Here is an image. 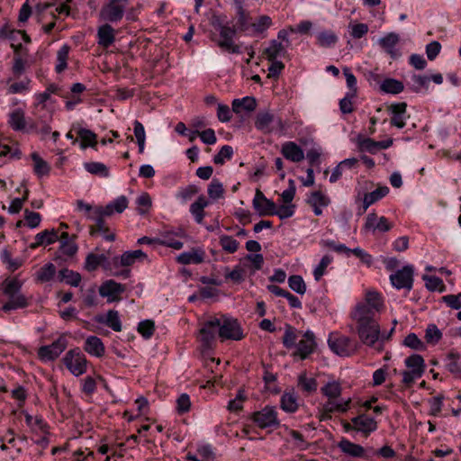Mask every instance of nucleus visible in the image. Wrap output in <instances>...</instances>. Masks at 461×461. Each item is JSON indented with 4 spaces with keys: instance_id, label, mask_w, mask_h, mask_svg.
Instances as JSON below:
<instances>
[{
    "instance_id": "f257e3e1",
    "label": "nucleus",
    "mask_w": 461,
    "mask_h": 461,
    "mask_svg": "<svg viewBox=\"0 0 461 461\" xmlns=\"http://www.w3.org/2000/svg\"><path fill=\"white\" fill-rule=\"evenodd\" d=\"M321 393L327 397V402L319 408V419L329 420L334 412L345 413L350 409L352 399L340 398L342 386L339 381H329L321 388Z\"/></svg>"
},
{
    "instance_id": "13d9d810",
    "label": "nucleus",
    "mask_w": 461,
    "mask_h": 461,
    "mask_svg": "<svg viewBox=\"0 0 461 461\" xmlns=\"http://www.w3.org/2000/svg\"><path fill=\"white\" fill-rule=\"evenodd\" d=\"M423 279L425 280V285L428 290L439 292L444 291L445 285L439 277L435 276H424Z\"/></svg>"
},
{
    "instance_id": "6e6552de",
    "label": "nucleus",
    "mask_w": 461,
    "mask_h": 461,
    "mask_svg": "<svg viewBox=\"0 0 461 461\" xmlns=\"http://www.w3.org/2000/svg\"><path fill=\"white\" fill-rule=\"evenodd\" d=\"M62 360L66 367L76 376L86 372L87 360L79 348L68 350Z\"/></svg>"
},
{
    "instance_id": "2eb2a0df",
    "label": "nucleus",
    "mask_w": 461,
    "mask_h": 461,
    "mask_svg": "<svg viewBox=\"0 0 461 461\" xmlns=\"http://www.w3.org/2000/svg\"><path fill=\"white\" fill-rule=\"evenodd\" d=\"M220 32V40L217 41V45L223 50H226L230 53H240V46L234 43V37L236 34V30L228 25L225 27H221V30L218 31Z\"/></svg>"
},
{
    "instance_id": "f704fd0d",
    "label": "nucleus",
    "mask_w": 461,
    "mask_h": 461,
    "mask_svg": "<svg viewBox=\"0 0 461 461\" xmlns=\"http://www.w3.org/2000/svg\"><path fill=\"white\" fill-rule=\"evenodd\" d=\"M257 107V101L252 96H246L241 99H234L232 101V111L240 113L242 110L252 112Z\"/></svg>"
},
{
    "instance_id": "5fc2aeb1",
    "label": "nucleus",
    "mask_w": 461,
    "mask_h": 461,
    "mask_svg": "<svg viewBox=\"0 0 461 461\" xmlns=\"http://www.w3.org/2000/svg\"><path fill=\"white\" fill-rule=\"evenodd\" d=\"M441 338L442 333L435 324L428 325L425 330V340L427 343L436 345Z\"/></svg>"
},
{
    "instance_id": "473e14b6",
    "label": "nucleus",
    "mask_w": 461,
    "mask_h": 461,
    "mask_svg": "<svg viewBox=\"0 0 461 461\" xmlns=\"http://www.w3.org/2000/svg\"><path fill=\"white\" fill-rule=\"evenodd\" d=\"M275 115L269 112H260L257 114L255 127L264 133L272 131L271 124L275 122Z\"/></svg>"
},
{
    "instance_id": "f8f14e48",
    "label": "nucleus",
    "mask_w": 461,
    "mask_h": 461,
    "mask_svg": "<svg viewBox=\"0 0 461 461\" xmlns=\"http://www.w3.org/2000/svg\"><path fill=\"white\" fill-rule=\"evenodd\" d=\"M316 347L317 343L315 340L314 333L311 330H307L303 334L302 339L297 343L295 347L296 349L293 353V356L294 357H297L302 360L306 359L311 354L313 353Z\"/></svg>"
},
{
    "instance_id": "f3484780",
    "label": "nucleus",
    "mask_w": 461,
    "mask_h": 461,
    "mask_svg": "<svg viewBox=\"0 0 461 461\" xmlns=\"http://www.w3.org/2000/svg\"><path fill=\"white\" fill-rule=\"evenodd\" d=\"M253 206L260 216H266L275 212L276 203L267 199L259 189H257L253 199Z\"/></svg>"
},
{
    "instance_id": "ea45409f",
    "label": "nucleus",
    "mask_w": 461,
    "mask_h": 461,
    "mask_svg": "<svg viewBox=\"0 0 461 461\" xmlns=\"http://www.w3.org/2000/svg\"><path fill=\"white\" fill-rule=\"evenodd\" d=\"M298 338L297 330L290 324L285 325V333L282 342L285 348L290 349L296 347V339Z\"/></svg>"
},
{
    "instance_id": "ddd939ff",
    "label": "nucleus",
    "mask_w": 461,
    "mask_h": 461,
    "mask_svg": "<svg viewBox=\"0 0 461 461\" xmlns=\"http://www.w3.org/2000/svg\"><path fill=\"white\" fill-rule=\"evenodd\" d=\"M413 267L404 266L402 269L390 276L392 285L397 289L411 290L413 283Z\"/></svg>"
},
{
    "instance_id": "7c9ffc66",
    "label": "nucleus",
    "mask_w": 461,
    "mask_h": 461,
    "mask_svg": "<svg viewBox=\"0 0 461 461\" xmlns=\"http://www.w3.org/2000/svg\"><path fill=\"white\" fill-rule=\"evenodd\" d=\"M7 298L8 301L2 306V310L5 312L25 308L29 305L28 298L21 294V291Z\"/></svg>"
},
{
    "instance_id": "423d86ee",
    "label": "nucleus",
    "mask_w": 461,
    "mask_h": 461,
    "mask_svg": "<svg viewBox=\"0 0 461 461\" xmlns=\"http://www.w3.org/2000/svg\"><path fill=\"white\" fill-rule=\"evenodd\" d=\"M68 347V339L65 334L60 335L50 345L41 346L37 350V356L43 362L56 360Z\"/></svg>"
},
{
    "instance_id": "e2e57ef3",
    "label": "nucleus",
    "mask_w": 461,
    "mask_h": 461,
    "mask_svg": "<svg viewBox=\"0 0 461 461\" xmlns=\"http://www.w3.org/2000/svg\"><path fill=\"white\" fill-rule=\"evenodd\" d=\"M332 258L330 255H325L321 259L318 266L314 268L313 276L316 281H320L325 274L327 267L331 263Z\"/></svg>"
},
{
    "instance_id": "a878e982",
    "label": "nucleus",
    "mask_w": 461,
    "mask_h": 461,
    "mask_svg": "<svg viewBox=\"0 0 461 461\" xmlns=\"http://www.w3.org/2000/svg\"><path fill=\"white\" fill-rule=\"evenodd\" d=\"M128 198L124 195H121L108 203L105 207L102 206V210H98L97 212L110 216L114 212L122 213L128 207Z\"/></svg>"
},
{
    "instance_id": "7ed1b4c3",
    "label": "nucleus",
    "mask_w": 461,
    "mask_h": 461,
    "mask_svg": "<svg viewBox=\"0 0 461 461\" xmlns=\"http://www.w3.org/2000/svg\"><path fill=\"white\" fill-rule=\"evenodd\" d=\"M406 369L402 372V384L410 388L414 382L420 378L425 372V362L423 357L418 354H412L404 361Z\"/></svg>"
},
{
    "instance_id": "79ce46f5",
    "label": "nucleus",
    "mask_w": 461,
    "mask_h": 461,
    "mask_svg": "<svg viewBox=\"0 0 461 461\" xmlns=\"http://www.w3.org/2000/svg\"><path fill=\"white\" fill-rule=\"evenodd\" d=\"M280 403L281 408L286 412H294L298 409L297 397L294 393H285Z\"/></svg>"
},
{
    "instance_id": "c85d7f7f",
    "label": "nucleus",
    "mask_w": 461,
    "mask_h": 461,
    "mask_svg": "<svg viewBox=\"0 0 461 461\" xmlns=\"http://www.w3.org/2000/svg\"><path fill=\"white\" fill-rule=\"evenodd\" d=\"M25 422L35 434H49V426L41 416L25 413Z\"/></svg>"
},
{
    "instance_id": "aec40b11",
    "label": "nucleus",
    "mask_w": 461,
    "mask_h": 461,
    "mask_svg": "<svg viewBox=\"0 0 461 461\" xmlns=\"http://www.w3.org/2000/svg\"><path fill=\"white\" fill-rule=\"evenodd\" d=\"M147 258V255L140 249L133 251H125L121 257L113 258V265L115 267H131L137 260H144Z\"/></svg>"
},
{
    "instance_id": "8fccbe9b",
    "label": "nucleus",
    "mask_w": 461,
    "mask_h": 461,
    "mask_svg": "<svg viewBox=\"0 0 461 461\" xmlns=\"http://www.w3.org/2000/svg\"><path fill=\"white\" fill-rule=\"evenodd\" d=\"M105 260L106 257L103 254L96 255L94 253H89L86 258L85 268L89 272L95 271Z\"/></svg>"
},
{
    "instance_id": "4468645a",
    "label": "nucleus",
    "mask_w": 461,
    "mask_h": 461,
    "mask_svg": "<svg viewBox=\"0 0 461 461\" xmlns=\"http://www.w3.org/2000/svg\"><path fill=\"white\" fill-rule=\"evenodd\" d=\"M219 318L212 317L203 323L199 330V340L204 348H210L219 332Z\"/></svg>"
},
{
    "instance_id": "37998d69",
    "label": "nucleus",
    "mask_w": 461,
    "mask_h": 461,
    "mask_svg": "<svg viewBox=\"0 0 461 461\" xmlns=\"http://www.w3.org/2000/svg\"><path fill=\"white\" fill-rule=\"evenodd\" d=\"M78 137L81 140V148L86 149L87 147L95 148L97 141H96V134L94 133L92 131L87 129H80L77 131Z\"/></svg>"
},
{
    "instance_id": "69168bd1",
    "label": "nucleus",
    "mask_w": 461,
    "mask_h": 461,
    "mask_svg": "<svg viewBox=\"0 0 461 461\" xmlns=\"http://www.w3.org/2000/svg\"><path fill=\"white\" fill-rule=\"evenodd\" d=\"M233 154V149L229 145L221 147L220 151L213 157V162L216 165H223L225 159H230Z\"/></svg>"
},
{
    "instance_id": "4c0bfd02",
    "label": "nucleus",
    "mask_w": 461,
    "mask_h": 461,
    "mask_svg": "<svg viewBox=\"0 0 461 461\" xmlns=\"http://www.w3.org/2000/svg\"><path fill=\"white\" fill-rule=\"evenodd\" d=\"M380 89L387 94L397 95L403 91L404 86L397 79L386 78L381 83Z\"/></svg>"
},
{
    "instance_id": "c03bdc74",
    "label": "nucleus",
    "mask_w": 461,
    "mask_h": 461,
    "mask_svg": "<svg viewBox=\"0 0 461 461\" xmlns=\"http://www.w3.org/2000/svg\"><path fill=\"white\" fill-rule=\"evenodd\" d=\"M70 47L68 44H64L57 52V64L56 72L61 73L67 68V61L68 59Z\"/></svg>"
},
{
    "instance_id": "bb28decb",
    "label": "nucleus",
    "mask_w": 461,
    "mask_h": 461,
    "mask_svg": "<svg viewBox=\"0 0 461 461\" xmlns=\"http://www.w3.org/2000/svg\"><path fill=\"white\" fill-rule=\"evenodd\" d=\"M285 46L277 40H272L269 46L263 51V56L269 61L276 60L278 57H283L286 53Z\"/></svg>"
},
{
    "instance_id": "0eeeda50",
    "label": "nucleus",
    "mask_w": 461,
    "mask_h": 461,
    "mask_svg": "<svg viewBox=\"0 0 461 461\" xmlns=\"http://www.w3.org/2000/svg\"><path fill=\"white\" fill-rule=\"evenodd\" d=\"M219 337L222 339L240 340L243 339V331L236 319L222 316L219 318Z\"/></svg>"
},
{
    "instance_id": "6e6d98bb",
    "label": "nucleus",
    "mask_w": 461,
    "mask_h": 461,
    "mask_svg": "<svg viewBox=\"0 0 461 461\" xmlns=\"http://www.w3.org/2000/svg\"><path fill=\"white\" fill-rule=\"evenodd\" d=\"M289 287L295 293L303 295L306 292V285L301 276L294 275L288 278Z\"/></svg>"
},
{
    "instance_id": "49530a36",
    "label": "nucleus",
    "mask_w": 461,
    "mask_h": 461,
    "mask_svg": "<svg viewBox=\"0 0 461 461\" xmlns=\"http://www.w3.org/2000/svg\"><path fill=\"white\" fill-rule=\"evenodd\" d=\"M219 243L222 250L230 254L235 253L240 247L239 241L229 235L220 236Z\"/></svg>"
},
{
    "instance_id": "052dcab7",
    "label": "nucleus",
    "mask_w": 461,
    "mask_h": 461,
    "mask_svg": "<svg viewBox=\"0 0 461 461\" xmlns=\"http://www.w3.org/2000/svg\"><path fill=\"white\" fill-rule=\"evenodd\" d=\"M402 344L405 347H408L414 350H424L425 349V344L418 338V336L415 333H410L408 334Z\"/></svg>"
},
{
    "instance_id": "dca6fc26",
    "label": "nucleus",
    "mask_w": 461,
    "mask_h": 461,
    "mask_svg": "<svg viewBox=\"0 0 461 461\" xmlns=\"http://www.w3.org/2000/svg\"><path fill=\"white\" fill-rule=\"evenodd\" d=\"M125 285L113 280H107L99 287V294L102 297H106L109 303L121 300V294L125 292Z\"/></svg>"
},
{
    "instance_id": "680f3d73",
    "label": "nucleus",
    "mask_w": 461,
    "mask_h": 461,
    "mask_svg": "<svg viewBox=\"0 0 461 461\" xmlns=\"http://www.w3.org/2000/svg\"><path fill=\"white\" fill-rule=\"evenodd\" d=\"M317 40L320 46L328 48L333 46L338 38L332 32H322L318 35Z\"/></svg>"
},
{
    "instance_id": "a19ab883",
    "label": "nucleus",
    "mask_w": 461,
    "mask_h": 461,
    "mask_svg": "<svg viewBox=\"0 0 461 461\" xmlns=\"http://www.w3.org/2000/svg\"><path fill=\"white\" fill-rule=\"evenodd\" d=\"M1 285L4 294L8 297L20 292L23 284L16 277H8L3 281Z\"/></svg>"
},
{
    "instance_id": "09e8293b",
    "label": "nucleus",
    "mask_w": 461,
    "mask_h": 461,
    "mask_svg": "<svg viewBox=\"0 0 461 461\" xmlns=\"http://www.w3.org/2000/svg\"><path fill=\"white\" fill-rule=\"evenodd\" d=\"M317 381L315 378L307 377L305 374H302L298 377V386L308 393H312L316 392L317 390Z\"/></svg>"
},
{
    "instance_id": "cd10ccee",
    "label": "nucleus",
    "mask_w": 461,
    "mask_h": 461,
    "mask_svg": "<svg viewBox=\"0 0 461 461\" xmlns=\"http://www.w3.org/2000/svg\"><path fill=\"white\" fill-rule=\"evenodd\" d=\"M97 37L98 44L104 48H108L115 41V31L110 24H104L98 28Z\"/></svg>"
},
{
    "instance_id": "338daca9",
    "label": "nucleus",
    "mask_w": 461,
    "mask_h": 461,
    "mask_svg": "<svg viewBox=\"0 0 461 461\" xmlns=\"http://www.w3.org/2000/svg\"><path fill=\"white\" fill-rule=\"evenodd\" d=\"M31 84V79L28 77H25L23 80L20 82H14L11 84L8 87V93L14 95V94H22L24 92H27L29 90Z\"/></svg>"
},
{
    "instance_id": "a211bd4d",
    "label": "nucleus",
    "mask_w": 461,
    "mask_h": 461,
    "mask_svg": "<svg viewBox=\"0 0 461 461\" xmlns=\"http://www.w3.org/2000/svg\"><path fill=\"white\" fill-rule=\"evenodd\" d=\"M406 110L407 104L404 102L391 104L389 107V112L392 113L391 125L402 129L406 125Z\"/></svg>"
},
{
    "instance_id": "393cba45",
    "label": "nucleus",
    "mask_w": 461,
    "mask_h": 461,
    "mask_svg": "<svg viewBox=\"0 0 461 461\" xmlns=\"http://www.w3.org/2000/svg\"><path fill=\"white\" fill-rule=\"evenodd\" d=\"M307 203L312 207L314 214L319 216L322 213V207H326L330 203V199L321 191H315L311 194Z\"/></svg>"
},
{
    "instance_id": "58836bf2",
    "label": "nucleus",
    "mask_w": 461,
    "mask_h": 461,
    "mask_svg": "<svg viewBox=\"0 0 461 461\" xmlns=\"http://www.w3.org/2000/svg\"><path fill=\"white\" fill-rule=\"evenodd\" d=\"M341 451L350 456L359 457L364 455V448L360 445L350 442L348 439H343L339 444Z\"/></svg>"
},
{
    "instance_id": "2f4dec72",
    "label": "nucleus",
    "mask_w": 461,
    "mask_h": 461,
    "mask_svg": "<svg viewBox=\"0 0 461 461\" xmlns=\"http://www.w3.org/2000/svg\"><path fill=\"white\" fill-rule=\"evenodd\" d=\"M59 240L58 231L54 229L45 230L35 236V242L30 245L31 249H35L41 245H50Z\"/></svg>"
},
{
    "instance_id": "4be33fe9",
    "label": "nucleus",
    "mask_w": 461,
    "mask_h": 461,
    "mask_svg": "<svg viewBox=\"0 0 461 461\" xmlns=\"http://www.w3.org/2000/svg\"><path fill=\"white\" fill-rule=\"evenodd\" d=\"M354 429L369 434L377 429L376 421L366 415H358L351 420Z\"/></svg>"
},
{
    "instance_id": "3c124183",
    "label": "nucleus",
    "mask_w": 461,
    "mask_h": 461,
    "mask_svg": "<svg viewBox=\"0 0 461 461\" xmlns=\"http://www.w3.org/2000/svg\"><path fill=\"white\" fill-rule=\"evenodd\" d=\"M85 168L92 175H96L104 177L109 176L108 167L101 162H88L85 164Z\"/></svg>"
},
{
    "instance_id": "5701e85b",
    "label": "nucleus",
    "mask_w": 461,
    "mask_h": 461,
    "mask_svg": "<svg viewBox=\"0 0 461 461\" xmlns=\"http://www.w3.org/2000/svg\"><path fill=\"white\" fill-rule=\"evenodd\" d=\"M84 350L91 356L101 357L104 355L105 348L100 338L89 336L86 339Z\"/></svg>"
},
{
    "instance_id": "c756f323",
    "label": "nucleus",
    "mask_w": 461,
    "mask_h": 461,
    "mask_svg": "<svg viewBox=\"0 0 461 461\" xmlns=\"http://www.w3.org/2000/svg\"><path fill=\"white\" fill-rule=\"evenodd\" d=\"M208 204V200L202 194L190 205V212L198 224H201L203 221V218L205 216L204 208L207 207Z\"/></svg>"
},
{
    "instance_id": "a18cd8bd",
    "label": "nucleus",
    "mask_w": 461,
    "mask_h": 461,
    "mask_svg": "<svg viewBox=\"0 0 461 461\" xmlns=\"http://www.w3.org/2000/svg\"><path fill=\"white\" fill-rule=\"evenodd\" d=\"M59 279L60 282L64 281L72 286H78L81 282V276L78 273L67 268L59 272Z\"/></svg>"
},
{
    "instance_id": "4d7b16f0",
    "label": "nucleus",
    "mask_w": 461,
    "mask_h": 461,
    "mask_svg": "<svg viewBox=\"0 0 461 461\" xmlns=\"http://www.w3.org/2000/svg\"><path fill=\"white\" fill-rule=\"evenodd\" d=\"M1 259L7 265V268L12 272L17 270L23 265V260L19 258H12L11 253L7 249H4L1 252Z\"/></svg>"
},
{
    "instance_id": "864d4df0",
    "label": "nucleus",
    "mask_w": 461,
    "mask_h": 461,
    "mask_svg": "<svg viewBox=\"0 0 461 461\" xmlns=\"http://www.w3.org/2000/svg\"><path fill=\"white\" fill-rule=\"evenodd\" d=\"M207 193L210 198L217 200L221 198L224 194L222 184L216 178L212 179L207 188Z\"/></svg>"
},
{
    "instance_id": "c9c22d12",
    "label": "nucleus",
    "mask_w": 461,
    "mask_h": 461,
    "mask_svg": "<svg viewBox=\"0 0 461 461\" xmlns=\"http://www.w3.org/2000/svg\"><path fill=\"white\" fill-rule=\"evenodd\" d=\"M8 123L14 131H23L26 126L23 110L18 108L13 111L9 114Z\"/></svg>"
},
{
    "instance_id": "b1692460",
    "label": "nucleus",
    "mask_w": 461,
    "mask_h": 461,
    "mask_svg": "<svg viewBox=\"0 0 461 461\" xmlns=\"http://www.w3.org/2000/svg\"><path fill=\"white\" fill-rule=\"evenodd\" d=\"M204 255L205 253L202 249H193L190 251L179 254L176 260L183 265L200 264L203 262Z\"/></svg>"
},
{
    "instance_id": "39448f33",
    "label": "nucleus",
    "mask_w": 461,
    "mask_h": 461,
    "mask_svg": "<svg viewBox=\"0 0 461 461\" xmlns=\"http://www.w3.org/2000/svg\"><path fill=\"white\" fill-rule=\"evenodd\" d=\"M359 340L366 346L376 349L381 339V328L378 321L356 325Z\"/></svg>"
},
{
    "instance_id": "e433bc0d",
    "label": "nucleus",
    "mask_w": 461,
    "mask_h": 461,
    "mask_svg": "<svg viewBox=\"0 0 461 461\" xmlns=\"http://www.w3.org/2000/svg\"><path fill=\"white\" fill-rule=\"evenodd\" d=\"M56 275V267L52 263H47L35 274V280L39 283H47L53 279Z\"/></svg>"
},
{
    "instance_id": "de8ad7c7",
    "label": "nucleus",
    "mask_w": 461,
    "mask_h": 461,
    "mask_svg": "<svg viewBox=\"0 0 461 461\" xmlns=\"http://www.w3.org/2000/svg\"><path fill=\"white\" fill-rule=\"evenodd\" d=\"M32 158L34 162V172L39 176H47L50 173V167L48 163L43 160L37 152L32 154Z\"/></svg>"
},
{
    "instance_id": "603ef678",
    "label": "nucleus",
    "mask_w": 461,
    "mask_h": 461,
    "mask_svg": "<svg viewBox=\"0 0 461 461\" xmlns=\"http://www.w3.org/2000/svg\"><path fill=\"white\" fill-rule=\"evenodd\" d=\"M447 358V370L454 375L455 378L461 379V362L458 360V357L453 353H450L448 354Z\"/></svg>"
},
{
    "instance_id": "1a4fd4ad",
    "label": "nucleus",
    "mask_w": 461,
    "mask_h": 461,
    "mask_svg": "<svg viewBox=\"0 0 461 461\" xmlns=\"http://www.w3.org/2000/svg\"><path fill=\"white\" fill-rule=\"evenodd\" d=\"M328 344L334 353L341 357L351 356L357 350V347L352 340L344 335L330 334Z\"/></svg>"
},
{
    "instance_id": "0e129e2a",
    "label": "nucleus",
    "mask_w": 461,
    "mask_h": 461,
    "mask_svg": "<svg viewBox=\"0 0 461 461\" xmlns=\"http://www.w3.org/2000/svg\"><path fill=\"white\" fill-rule=\"evenodd\" d=\"M136 203L138 205V212L141 215L147 213L152 204L151 198L148 193H142L137 198Z\"/></svg>"
},
{
    "instance_id": "20e7f679",
    "label": "nucleus",
    "mask_w": 461,
    "mask_h": 461,
    "mask_svg": "<svg viewBox=\"0 0 461 461\" xmlns=\"http://www.w3.org/2000/svg\"><path fill=\"white\" fill-rule=\"evenodd\" d=\"M250 420L261 429L271 428L276 429L280 426L276 407L267 405L250 415Z\"/></svg>"
},
{
    "instance_id": "9b49d317",
    "label": "nucleus",
    "mask_w": 461,
    "mask_h": 461,
    "mask_svg": "<svg viewBox=\"0 0 461 461\" xmlns=\"http://www.w3.org/2000/svg\"><path fill=\"white\" fill-rule=\"evenodd\" d=\"M102 210V206H95L94 214H88V218L95 221V224L90 227V235L103 234L104 238L108 241L115 240V234L109 232V228L104 221V217L109 215L99 213L97 211Z\"/></svg>"
},
{
    "instance_id": "6ab92c4d",
    "label": "nucleus",
    "mask_w": 461,
    "mask_h": 461,
    "mask_svg": "<svg viewBox=\"0 0 461 461\" xmlns=\"http://www.w3.org/2000/svg\"><path fill=\"white\" fill-rule=\"evenodd\" d=\"M281 154L292 162H301L304 158L303 149L294 141H286L282 145Z\"/></svg>"
},
{
    "instance_id": "72a5a7b5",
    "label": "nucleus",
    "mask_w": 461,
    "mask_h": 461,
    "mask_svg": "<svg viewBox=\"0 0 461 461\" xmlns=\"http://www.w3.org/2000/svg\"><path fill=\"white\" fill-rule=\"evenodd\" d=\"M388 193L389 188L387 186H380L373 192L365 194L363 198V210L361 212H365L370 205L381 200Z\"/></svg>"
},
{
    "instance_id": "f03ea898",
    "label": "nucleus",
    "mask_w": 461,
    "mask_h": 461,
    "mask_svg": "<svg viewBox=\"0 0 461 461\" xmlns=\"http://www.w3.org/2000/svg\"><path fill=\"white\" fill-rule=\"evenodd\" d=\"M384 309L381 295L375 291H367L365 298L357 303L350 312V318L355 325L378 321V315Z\"/></svg>"
},
{
    "instance_id": "774afa93",
    "label": "nucleus",
    "mask_w": 461,
    "mask_h": 461,
    "mask_svg": "<svg viewBox=\"0 0 461 461\" xmlns=\"http://www.w3.org/2000/svg\"><path fill=\"white\" fill-rule=\"evenodd\" d=\"M272 25V20L267 15H261L256 23H251L255 32L260 33L267 30Z\"/></svg>"
},
{
    "instance_id": "bf43d9fd",
    "label": "nucleus",
    "mask_w": 461,
    "mask_h": 461,
    "mask_svg": "<svg viewBox=\"0 0 461 461\" xmlns=\"http://www.w3.org/2000/svg\"><path fill=\"white\" fill-rule=\"evenodd\" d=\"M399 41V36L396 33L390 32L382 39H380V45L386 50L388 53H393L394 46Z\"/></svg>"
},
{
    "instance_id": "412c9836",
    "label": "nucleus",
    "mask_w": 461,
    "mask_h": 461,
    "mask_svg": "<svg viewBox=\"0 0 461 461\" xmlns=\"http://www.w3.org/2000/svg\"><path fill=\"white\" fill-rule=\"evenodd\" d=\"M98 323H102L111 328L115 332L122 331V325L119 312L115 310H109L105 315H98L95 317Z\"/></svg>"
},
{
    "instance_id": "9d476101",
    "label": "nucleus",
    "mask_w": 461,
    "mask_h": 461,
    "mask_svg": "<svg viewBox=\"0 0 461 461\" xmlns=\"http://www.w3.org/2000/svg\"><path fill=\"white\" fill-rule=\"evenodd\" d=\"M127 0H110L100 11V17L111 23L121 21L123 17Z\"/></svg>"
}]
</instances>
